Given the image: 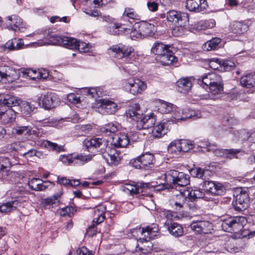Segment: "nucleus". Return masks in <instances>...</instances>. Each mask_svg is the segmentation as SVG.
<instances>
[{
  "label": "nucleus",
  "instance_id": "obj_29",
  "mask_svg": "<svg viewBox=\"0 0 255 255\" xmlns=\"http://www.w3.org/2000/svg\"><path fill=\"white\" fill-rule=\"evenodd\" d=\"M241 85L247 89H250L251 93L255 89V74L250 73L243 76L240 79Z\"/></svg>",
  "mask_w": 255,
  "mask_h": 255
},
{
  "label": "nucleus",
  "instance_id": "obj_42",
  "mask_svg": "<svg viewBox=\"0 0 255 255\" xmlns=\"http://www.w3.org/2000/svg\"><path fill=\"white\" fill-rule=\"evenodd\" d=\"M157 107L158 112L163 114L170 113L174 108L173 105L164 101L160 102Z\"/></svg>",
  "mask_w": 255,
  "mask_h": 255
},
{
  "label": "nucleus",
  "instance_id": "obj_26",
  "mask_svg": "<svg viewBox=\"0 0 255 255\" xmlns=\"http://www.w3.org/2000/svg\"><path fill=\"white\" fill-rule=\"evenodd\" d=\"M208 3L206 0H187L186 7L190 11L200 12L206 9Z\"/></svg>",
  "mask_w": 255,
  "mask_h": 255
},
{
  "label": "nucleus",
  "instance_id": "obj_47",
  "mask_svg": "<svg viewBox=\"0 0 255 255\" xmlns=\"http://www.w3.org/2000/svg\"><path fill=\"white\" fill-rule=\"evenodd\" d=\"M123 16L124 17H128L132 20H139L140 19V15L133 8L131 7L125 8L123 13Z\"/></svg>",
  "mask_w": 255,
  "mask_h": 255
},
{
  "label": "nucleus",
  "instance_id": "obj_51",
  "mask_svg": "<svg viewBox=\"0 0 255 255\" xmlns=\"http://www.w3.org/2000/svg\"><path fill=\"white\" fill-rule=\"evenodd\" d=\"M221 71H228L232 70L235 66V63L230 60H222L221 61Z\"/></svg>",
  "mask_w": 255,
  "mask_h": 255
},
{
  "label": "nucleus",
  "instance_id": "obj_44",
  "mask_svg": "<svg viewBox=\"0 0 255 255\" xmlns=\"http://www.w3.org/2000/svg\"><path fill=\"white\" fill-rule=\"evenodd\" d=\"M220 42V38L215 37L205 43L203 45V49L206 51L214 50L218 46Z\"/></svg>",
  "mask_w": 255,
  "mask_h": 255
},
{
  "label": "nucleus",
  "instance_id": "obj_63",
  "mask_svg": "<svg viewBox=\"0 0 255 255\" xmlns=\"http://www.w3.org/2000/svg\"><path fill=\"white\" fill-rule=\"evenodd\" d=\"M67 100L72 103L77 104L80 101V97L75 93H70L67 95Z\"/></svg>",
  "mask_w": 255,
  "mask_h": 255
},
{
  "label": "nucleus",
  "instance_id": "obj_27",
  "mask_svg": "<svg viewBox=\"0 0 255 255\" xmlns=\"http://www.w3.org/2000/svg\"><path fill=\"white\" fill-rule=\"evenodd\" d=\"M249 30V25L244 21H233L229 25L230 33L236 36L241 35Z\"/></svg>",
  "mask_w": 255,
  "mask_h": 255
},
{
  "label": "nucleus",
  "instance_id": "obj_17",
  "mask_svg": "<svg viewBox=\"0 0 255 255\" xmlns=\"http://www.w3.org/2000/svg\"><path fill=\"white\" fill-rule=\"evenodd\" d=\"M17 78V72L12 67L8 66H0V81L5 83H10Z\"/></svg>",
  "mask_w": 255,
  "mask_h": 255
},
{
  "label": "nucleus",
  "instance_id": "obj_18",
  "mask_svg": "<svg viewBox=\"0 0 255 255\" xmlns=\"http://www.w3.org/2000/svg\"><path fill=\"white\" fill-rule=\"evenodd\" d=\"M6 23L9 29L15 32H23L25 28L22 20L16 15L8 16L6 18Z\"/></svg>",
  "mask_w": 255,
  "mask_h": 255
},
{
  "label": "nucleus",
  "instance_id": "obj_15",
  "mask_svg": "<svg viewBox=\"0 0 255 255\" xmlns=\"http://www.w3.org/2000/svg\"><path fill=\"white\" fill-rule=\"evenodd\" d=\"M250 199L246 192L241 191L237 195L233 200L232 205L236 211L241 212L245 210L249 206Z\"/></svg>",
  "mask_w": 255,
  "mask_h": 255
},
{
  "label": "nucleus",
  "instance_id": "obj_19",
  "mask_svg": "<svg viewBox=\"0 0 255 255\" xmlns=\"http://www.w3.org/2000/svg\"><path fill=\"white\" fill-rule=\"evenodd\" d=\"M99 104L100 105L98 107V111L103 115L113 114L118 110L117 104L109 100L101 99Z\"/></svg>",
  "mask_w": 255,
  "mask_h": 255
},
{
  "label": "nucleus",
  "instance_id": "obj_33",
  "mask_svg": "<svg viewBox=\"0 0 255 255\" xmlns=\"http://www.w3.org/2000/svg\"><path fill=\"white\" fill-rule=\"evenodd\" d=\"M157 61L163 65H170L177 61V58L169 49L167 53L165 52L161 56H158Z\"/></svg>",
  "mask_w": 255,
  "mask_h": 255
},
{
  "label": "nucleus",
  "instance_id": "obj_8",
  "mask_svg": "<svg viewBox=\"0 0 255 255\" xmlns=\"http://www.w3.org/2000/svg\"><path fill=\"white\" fill-rule=\"evenodd\" d=\"M166 19L175 26H186L189 24V14L175 10H171L166 13Z\"/></svg>",
  "mask_w": 255,
  "mask_h": 255
},
{
  "label": "nucleus",
  "instance_id": "obj_1",
  "mask_svg": "<svg viewBox=\"0 0 255 255\" xmlns=\"http://www.w3.org/2000/svg\"><path fill=\"white\" fill-rule=\"evenodd\" d=\"M85 146L89 150L91 147L100 148L99 152L107 163L110 165H117L121 158L118 151L115 148L108 146V141L101 138L87 139L84 141Z\"/></svg>",
  "mask_w": 255,
  "mask_h": 255
},
{
  "label": "nucleus",
  "instance_id": "obj_16",
  "mask_svg": "<svg viewBox=\"0 0 255 255\" xmlns=\"http://www.w3.org/2000/svg\"><path fill=\"white\" fill-rule=\"evenodd\" d=\"M59 101L57 95L55 93H47L41 97L42 107L45 110L55 108Z\"/></svg>",
  "mask_w": 255,
  "mask_h": 255
},
{
  "label": "nucleus",
  "instance_id": "obj_31",
  "mask_svg": "<svg viewBox=\"0 0 255 255\" xmlns=\"http://www.w3.org/2000/svg\"><path fill=\"white\" fill-rule=\"evenodd\" d=\"M187 198L184 196L183 191H180V194L176 196L174 199L173 207L178 212L186 210V202Z\"/></svg>",
  "mask_w": 255,
  "mask_h": 255
},
{
  "label": "nucleus",
  "instance_id": "obj_2",
  "mask_svg": "<svg viewBox=\"0 0 255 255\" xmlns=\"http://www.w3.org/2000/svg\"><path fill=\"white\" fill-rule=\"evenodd\" d=\"M126 116L133 121L135 128L139 130L147 129L153 127L155 124V116L153 114L150 115H143L141 114L138 104L130 105L126 111Z\"/></svg>",
  "mask_w": 255,
  "mask_h": 255
},
{
  "label": "nucleus",
  "instance_id": "obj_3",
  "mask_svg": "<svg viewBox=\"0 0 255 255\" xmlns=\"http://www.w3.org/2000/svg\"><path fill=\"white\" fill-rule=\"evenodd\" d=\"M27 193L26 190L23 188L8 191L6 195L10 200L0 204V212L10 213L20 207L23 202H26L28 199V197L26 196Z\"/></svg>",
  "mask_w": 255,
  "mask_h": 255
},
{
  "label": "nucleus",
  "instance_id": "obj_60",
  "mask_svg": "<svg viewBox=\"0 0 255 255\" xmlns=\"http://www.w3.org/2000/svg\"><path fill=\"white\" fill-rule=\"evenodd\" d=\"M76 49H77L81 53H86L89 50L88 44L85 42L78 41Z\"/></svg>",
  "mask_w": 255,
  "mask_h": 255
},
{
  "label": "nucleus",
  "instance_id": "obj_9",
  "mask_svg": "<svg viewBox=\"0 0 255 255\" xmlns=\"http://www.w3.org/2000/svg\"><path fill=\"white\" fill-rule=\"evenodd\" d=\"M154 161V155L146 152L134 159L131 163L136 169L147 170L152 167Z\"/></svg>",
  "mask_w": 255,
  "mask_h": 255
},
{
  "label": "nucleus",
  "instance_id": "obj_34",
  "mask_svg": "<svg viewBox=\"0 0 255 255\" xmlns=\"http://www.w3.org/2000/svg\"><path fill=\"white\" fill-rule=\"evenodd\" d=\"M42 71L35 70L32 69H27L23 71V74L26 76L28 77L32 80H35L36 79H45L48 75L47 72L45 70Z\"/></svg>",
  "mask_w": 255,
  "mask_h": 255
},
{
  "label": "nucleus",
  "instance_id": "obj_14",
  "mask_svg": "<svg viewBox=\"0 0 255 255\" xmlns=\"http://www.w3.org/2000/svg\"><path fill=\"white\" fill-rule=\"evenodd\" d=\"M123 85L126 90H128L131 94L134 95L141 93L146 88V84L138 79H129L128 81H125Z\"/></svg>",
  "mask_w": 255,
  "mask_h": 255
},
{
  "label": "nucleus",
  "instance_id": "obj_21",
  "mask_svg": "<svg viewBox=\"0 0 255 255\" xmlns=\"http://www.w3.org/2000/svg\"><path fill=\"white\" fill-rule=\"evenodd\" d=\"M190 227L193 231L199 234H208L212 230V224L206 221H193L190 225Z\"/></svg>",
  "mask_w": 255,
  "mask_h": 255
},
{
  "label": "nucleus",
  "instance_id": "obj_62",
  "mask_svg": "<svg viewBox=\"0 0 255 255\" xmlns=\"http://www.w3.org/2000/svg\"><path fill=\"white\" fill-rule=\"evenodd\" d=\"M59 197L58 195H54L51 197L46 198L44 200L43 203L45 207L50 206L56 203V201Z\"/></svg>",
  "mask_w": 255,
  "mask_h": 255
},
{
  "label": "nucleus",
  "instance_id": "obj_56",
  "mask_svg": "<svg viewBox=\"0 0 255 255\" xmlns=\"http://www.w3.org/2000/svg\"><path fill=\"white\" fill-rule=\"evenodd\" d=\"M129 32L130 37L133 40H135L137 38L141 39L143 38L142 35H140V32L139 31L137 24H135L133 26V27L130 29Z\"/></svg>",
  "mask_w": 255,
  "mask_h": 255
},
{
  "label": "nucleus",
  "instance_id": "obj_45",
  "mask_svg": "<svg viewBox=\"0 0 255 255\" xmlns=\"http://www.w3.org/2000/svg\"><path fill=\"white\" fill-rule=\"evenodd\" d=\"M93 155L78 154L74 156V165H83L85 163L91 161L92 160Z\"/></svg>",
  "mask_w": 255,
  "mask_h": 255
},
{
  "label": "nucleus",
  "instance_id": "obj_52",
  "mask_svg": "<svg viewBox=\"0 0 255 255\" xmlns=\"http://www.w3.org/2000/svg\"><path fill=\"white\" fill-rule=\"evenodd\" d=\"M43 145L47 148L51 149L54 151L60 152L63 150V146L59 145L56 143L52 142L49 140H46L43 141Z\"/></svg>",
  "mask_w": 255,
  "mask_h": 255
},
{
  "label": "nucleus",
  "instance_id": "obj_25",
  "mask_svg": "<svg viewBox=\"0 0 255 255\" xmlns=\"http://www.w3.org/2000/svg\"><path fill=\"white\" fill-rule=\"evenodd\" d=\"M136 140L134 138H129L127 133L122 132L113 137V145L116 147H126L130 143Z\"/></svg>",
  "mask_w": 255,
  "mask_h": 255
},
{
  "label": "nucleus",
  "instance_id": "obj_5",
  "mask_svg": "<svg viewBox=\"0 0 255 255\" xmlns=\"http://www.w3.org/2000/svg\"><path fill=\"white\" fill-rule=\"evenodd\" d=\"M165 183L159 185L157 190H161L175 186H186L190 183V177L187 174L175 170H170L165 173Z\"/></svg>",
  "mask_w": 255,
  "mask_h": 255
},
{
  "label": "nucleus",
  "instance_id": "obj_46",
  "mask_svg": "<svg viewBox=\"0 0 255 255\" xmlns=\"http://www.w3.org/2000/svg\"><path fill=\"white\" fill-rule=\"evenodd\" d=\"M78 41L75 38L70 37L63 36L61 46H63L69 49H76Z\"/></svg>",
  "mask_w": 255,
  "mask_h": 255
},
{
  "label": "nucleus",
  "instance_id": "obj_22",
  "mask_svg": "<svg viewBox=\"0 0 255 255\" xmlns=\"http://www.w3.org/2000/svg\"><path fill=\"white\" fill-rule=\"evenodd\" d=\"M210 90L209 93L205 94L199 95V97L201 99L208 100L212 99L216 100L220 98L221 97L222 92L224 90L223 84L219 85H213L208 87Z\"/></svg>",
  "mask_w": 255,
  "mask_h": 255
},
{
  "label": "nucleus",
  "instance_id": "obj_32",
  "mask_svg": "<svg viewBox=\"0 0 255 255\" xmlns=\"http://www.w3.org/2000/svg\"><path fill=\"white\" fill-rule=\"evenodd\" d=\"M48 183H51L49 181H43L39 178H33L28 182L29 188L34 191H42L46 189L48 185Z\"/></svg>",
  "mask_w": 255,
  "mask_h": 255
},
{
  "label": "nucleus",
  "instance_id": "obj_6",
  "mask_svg": "<svg viewBox=\"0 0 255 255\" xmlns=\"http://www.w3.org/2000/svg\"><path fill=\"white\" fill-rule=\"evenodd\" d=\"M247 223L244 216L230 217L224 219L221 224L222 229L229 233H239Z\"/></svg>",
  "mask_w": 255,
  "mask_h": 255
},
{
  "label": "nucleus",
  "instance_id": "obj_12",
  "mask_svg": "<svg viewBox=\"0 0 255 255\" xmlns=\"http://www.w3.org/2000/svg\"><path fill=\"white\" fill-rule=\"evenodd\" d=\"M200 185L206 193L214 195H223L226 191L225 188L221 183L209 181L208 179L203 181Z\"/></svg>",
  "mask_w": 255,
  "mask_h": 255
},
{
  "label": "nucleus",
  "instance_id": "obj_30",
  "mask_svg": "<svg viewBox=\"0 0 255 255\" xmlns=\"http://www.w3.org/2000/svg\"><path fill=\"white\" fill-rule=\"evenodd\" d=\"M140 35L143 37L151 36L154 34L155 26L154 24L146 21H142L137 24Z\"/></svg>",
  "mask_w": 255,
  "mask_h": 255
},
{
  "label": "nucleus",
  "instance_id": "obj_28",
  "mask_svg": "<svg viewBox=\"0 0 255 255\" xmlns=\"http://www.w3.org/2000/svg\"><path fill=\"white\" fill-rule=\"evenodd\" d=\"M21 100L18 97L10 94H0V105L11 107L19 106Z\"/></svg>",
  "mask_w": 255,
  "mask_h": 255
},
{
  "label": "nucleus",
  "instance_id": "obj_39",
  "mask_svg": "<svg viewBox=\"0 0 255 255\" xmlns=\"http://www.w3.org/2000/svg\"><path fill=\"white\" fill-rule=\"evenodd\" d=\"M35 131L32 130L30 126H16L12 128V133L17 135H29L34 133Z\"/></svg>",
  "mask_w": 255,
  "mask_h": 255
},
{
  "label": "nucleus",
  "instance_id": "obj_64",
  "mask_svg": "<svg viewBox=\"0 0 255 255\" xmlns=\"http://www.w3.org/2000/svg\"><path fill=\"white\" fill-rule=\"evenodd\" d=\"M242 134L245 136L244 139L246 138L249 142L255 143V131H252L250 133L243 131Z\"/></svg>",
  "mask_w": 255,
  "mask_h": 255
},
{
  "label": "nucleus",
  "instance_id": "obj_53",
  "mask_svg": "<svg viewBox=\"0 0 255 255\" xmlns=\"http://www.w3.org/2000/svg\"><path fill=\"white\" fill-rule=\"evenodd\" d=\"M179 140L181 145L180 148H181L182 152H187L193 148V145L190 140L187 139H180Z\"/></svg>",
  "mask_w": 255,
  "mask_h": 255
},
{
  "label": "nucleus",
  "instance_id": "obj_4",
  "mask_svg": "<svg viewBox=\"0 0 255 255\" xmlns=\"http://www.w3.org/2000/svg\"><path fill=\"white\" fill-rule=\"evenodd\" d=\"M138 231L144 237L140 238L134 244L135 252H141L146 254L151 250L152 245L149 241L154 239L157 235L158 231V226L156 224H153L145 228L138 229Z\"/></svg>",
  "mask_w": 255,
  "mask_h": 255
},
{
  "label": "nucleus",
  "instance_id": "obj_40",
  "mask_svg": "<svg viewBox=\"0 0 255 255\" xmlns=\"http://www.w3.org/2000/svg\"><path fill=\"white\" fill-rule=\"evenodd\" d=\"M227 251L231 253H239L241 251L243 247L235 240L228 241L225 244Z\"/></svg>",
  "mask_w": 255,
  "mask_h": 255
},
{
  "label": "nucleus",
  "instance_id": "obj_41",
  "mask_svg": "<svg viewBox=\"0 0 255 255\" xmlns=\"http://www.w3.org/2000/svg\"><path fill=\"white\" fill-rule=\"evenodd\" d=\"M167 129L165 128L164 123H159L153 128L152 136L154 138H160L166 134Z\"/></svg>",
  "mask_w": 255,
  "mask_h": 255
},
{
  "label": "nucleus",
  "instance_id": "obj_23",
  "mask_svg": "<svg viewBox=\"0 0 255 255\" xmlns=\"http://www.w3.org/2000/svg\"><path fill=\"white\" fill-rule=\"evenodd\" d=\"M198 78L194 77H188L180 78L177 82L178 91L180 93L186 94L189 92L195 82L197 83Z\"/></svg>",
  "mask_w": 255,
  "mask_h": 255
},
{
  "label": "nucleus",
  "instance_id": "obj_57",
  "mask_svg": "<svg viewBox=\"0 0 255 255\" xmlns=\"http://www.w3.org/2000/svg\"><path fill=\"white\" fill-rule=\"evenodd\" d=\"M59 160L66 165H70L74 162V156L72 154L61 155Z\"/></svg>",
  "mask_w": 255,
  "mask_h": 255
},
{
  "label": "nucleus",
  "instance_id": "obj_54",
  "mask_svg": "<svg viewBox=\"0 0 255 255\" xmlns=\"http://www.w3.org/2000/svg\"><path fill=\"white\" fill-rule=\"evenodd\" d=\"M76 211L74 207L72 206H67L62 208L60 211L59 214L61 216L65 217L67 216L71 217L74 214Z\"/></svg>",
  "mask_w": 255,
  "mask_h": 255
},
{
  "label": "nucleus",
  "instance_id": "obj_24",
  "mask_svg": "<svg viewBox=\"0 0 255 255\" xmlns=\"http://www.w3.org/2000/svg\"><path fill=\"white\" fill-rule=\"evenodd\" d=\"M12 166L9 159L6 157H0V180L6 181L8 180V176L11 173L10 171Z\"/></svg>",
  "mask_w": 255,
  "mask_h": 255
},
{
  "label": "nucleus",
  "instance_id": "obj_49",
  "mask_svg": "<svg viewBox=\"0 0 255 255\" xmlns=\"http://www.w3.org/2000/svg\"><path fill=\"white\" fill-rule=\"evenodd\" d=\"M118 128L117 125L113 123H109L100 128L101 131L106 134L110 135L112 133H115L118 130Z\"/></svg>",
  "mask_w": 255,
  "mask_h": 255
},
{
  "label": "nucleus",
  "instance_id": "obj_61",
  "mask_svg": "<svg viewBox=\"0 0 255 255\" xmlns=\"http://www.w3.org/2000/svg\"><path fill=\"white\" fill-rule=\"evenodd\" d=\"M221 59H213L209 62V66L211 68L214 70H218L219 71H221V66L220 64Z\"/></svg>",
  "mask_w": 255,
  "mask_h": 255
},
{
  "label": "nucleus",
  "instance_id": "obj_55",
  "mask_svg": "<svg viewBox=\"0 0 255 255\" xmlns=\"http://www.w3.org/2000/svg\"><path fill=\"white\" fill-rule=\"evenodd\" d=\"M21 109V112L25 114H29L32 112L34 109V107L29 103L21 101L20 105Z\"/></svg>",
  "mask_w": 255,
  "mask_h": 255
},
{
  "label": "nucleus",
  "instance_id": "obj_10",
  "mask_svg": "<svg viewBox=\"0 0 255 255\" xmlns=\"http://www.w3.org/2000/svg\"><path fill=\"white\" fill-rule=\"evenodd\" d=\"M197 84L201 89H208L210 86L223 84L221 76L214 73L205 74L199 77L197 79Z\"/></svg>",
  "mask_w": 255,
  "mask_h": 255
},
{
  "label": "nucleus",
  "instance_id": "obj_20",
  "mask_svg": "<svg viewBox=\"0 0 255 255\" xmlns=\"http://www.w3.org/2000/svg\"><path fill=\"white\" fill-rule=\"evenodd\" d=\"M149 184L148 183H140L139 185L126 183L121 186V190L126 194L133 196L143 191L144 188H148Z\"/></svg>",
  "mask_w": 255,
  "mask_h": 255
},
{
  "label": "nucleus",
  "instance_id": "obj_48",
  "mask_svg": "<svg viewBox=\"0 0 255 255\" xmlns=\"http://www.w3.org/2000/svg\"><path fill=\"white\" fill-rule=\"evenodd\" d=\"M48 44L51 45H62L63 37L59 36L53 32H50L47 35Z\"/></svg>",
  "mask_w": 255,
  "mask_h": 255
},
{
  "label": "nucleus",
  "instance_id": "obj_13",
  "mask_svg": "<svg viewBox=\"0 0 255 255\" xmlns=\"http://www.w3.org/2000/svg\"><path fill=\"white\" fill-rule=\"evenodd\" d=\"M109 50L113 56L121 59L129 56L133 49L129 45L119 43L111 46Z\"/></svg>",
  "mask_w": 255,
  "mask_h": 255
},
{
  "label": "nucleus",
  "instance_id": "obj_7",
  "mask_svg": "<svg viewBox=\"0 0 255 255\" xmlns=\"http://www.w3.org/2000/svg\"><path fill=\"white\" fill-rule=\"evenodd\" d=\"M208 147L209 151H213L214 154L219 157H225L229 159L238 158L240 155H243L244 152L241 149H220L216 144H211L208 141L204 144Z\"/></svg>",
  "mask_w": 255,
  "mask_h": 255
},
{
  "label": "nucleus",
  "instance_id": "obj_36",
  "mask_svg": "<svg viewBox=\"0 0 255 255\" xmlns=\"http://www.w3.org/2000/svg\"><path fill=\"white\" fill-rule=\"evenodd\" d=\"M15 118V113L11 108H8L5 112L0 111V119L4 124L13 121Z\"/></svg>",
  "mask_w": 255,
  "mask_h": 255
},
{
  "label": "nucleus",
  "instance_id": "obj_35",
  "mask_svg": "<svg viewBox=\"0 0 255 255\" xmlns=\"http://www.w3.org/2000/svg\"><path fill=\"white\" fill-rule=\"evenodd\" d=\"M170 48L171 47L168 45H164L162 43L156 42L152 46L151 51L153 54L160 56L165 52L167 53Z\"/></svg>",
  "mask_w": 255,
  "mask_h": 255
},
{
  "label": "nucleus",
  "instance_id": "obj_38",
  "mask_svg": "<svg viewBox=\"0 0 255 255\" xmlns=\"http://www.w3.org/2000/svg\"><path fill=\"white\" fill-rule=\"evenodd\" d=\"M167 230L170 234L175 237H180L183 234V229L182 226L175 222L168 224Z\"/></svg>",
  "mask_w": 255,
  "mask_h": 255
},
{
  "label": "nucleus",
  "instance_id": "obj_58",
  "mask_svg": "<svg viewBox=\"0 0 255 255\" xmlns=\"http://www.w3.org/2000/svg\"><path fill=\"white\" fill-rule=\"evenodd\" d=\"M183 191L184 193V196H186L187 200H192V201H196L197 200L195 191L193 189L187 188Z\"/></svg>",
  "mask_w": 255,
  "mask_h": 255
},
{
  "label": "nucleus",
  "instance_id": "obj_11",
  "mask_svg": "<svg viewBox=\"0 0 255 255\" xmlns=\"http://www.w3.org/2000/svg\"><path fill=\"white\" fill-rule=\"evenodd\" d=\"M106 208L104 205L97 206L94 210V218L93 220V225H91L87 231V234L89 236L93 237L97 233L95 229L97 225L103 222L105 219V213Z\"/></svg>",
  "mask_w": 255,
  "mask_h": 255
},
{
  "label": "nucleus",
  "instance_id": "obj_43",
  "mask_svg": "<svg viewBox=\"0 0 255 255\" xmlns=\"http://www.w3.org/2000/svg\"><path fill=\"white\" fill-rule=\"evenodd\" d=\"M193 172L196 177L202 179L204 181L209 179L212 173L210 170L200 167L196 168Z\"/></svg>",
  "mask_w": 255,
  "mask_h": 255
},
{
  "label": "nucleus",
  "instance_id": "obj_37",
  "mask_svg": "<svg viewBox=\"0 0 255 255\" xmlns=\"http://www.w3.org/2000/svg\"><path fill=\"white\" fill-rule=\"evenodd\" d=\"M24 44L23 41L20 38H13L8 40L5 44V48L9 50H17L22 47Z\"/></svg>",
  "mask_w": 255,
  "mask_h": 255
},
{
  "label": "nucleus",
  "instance_id": "obj_59",
  "mask_svg": "<svg viewBox=\"0 0 255 255\" xmlns=\"http://www.w3.org/2000/svg\"><path fill=\"white\" fill-rule=\"evenodd\" d=\"M102 89L100 87L91 88L88 90V93L91 95L93 98H95L96 95L98 97L103 96L104 94L103 93Z\"/></svg>",
  "mask_w": 255,
  "mask_h": 255
},
{
  "label": "nucleus",
  "instance_id": "obj_50",
  "mask_svg": "<svg viewBox=\"0 0 255 255\" xmlns=\"http://www.w3.org/2000/svg\"><path fill=\"white\" fill-rule=\"evenodd\" d=\"M180 147L181 145L180 144L179 140H174L171 142L168 146V151L170 153L178 155L181 152H182Z\"/></svg>",
  "mask_w": 255,
  "mask_h": 255
}]
</instances>
